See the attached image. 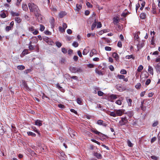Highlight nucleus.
I'll return each mask as SVG.
<instances>
[{"label": "nucleus", "mask_w": 160, "mask_h": 160, "mask_svg": "<svg viewBox=\"0 0 160 160\" xmlns=\"http://www.w3.org/2000/svg\"><path fill=\"white\" fill-rule=\"evenodd\" d=\"M82 5H81V4L79 5L78 4H77L76 5V10L78 11H79V10L81 9L82 8Z\"/></svg>", "instance_id": "393cba45"}, {"label": "nucleus", "mask_w": 160, "mask_h": 160, "mask_svg": "<svg viewBox=\"0 0 160 160\" xmlns=\"http://www.w3.org/2000/svg\"><path fill=\"white\" fill-rule=\"evenodd\" d=\"M159 53V52L158 51H156L152 53V52H151L150 54H152V55H158Z\"/></svg>", "instance_id": "3c124183"}, {"label": "nucleus", "mask_w": 160, "mask_h": 160, "mask_svg": "<svg viewBox=\"0 0 160 160\" xmlns=\"http://www.w3.org/2000/svg\"><path fill=\"white\" fill-rule=\"evenodd\" d=\"M44 29H45L44 26L42 25H41L40 30L41 31H43L44 30Z\"/></svg>", "instance_id": "052dcab7"}, {"label": "nucleus", "mask_w": 160, "mask_h": 160, "mask_svg": "<svg viewBox=\"0 0 160 160\" xmlns=\"http://www.w3.org/2000/svg\"><path fill=\"white\" fill-rule=\"evenodd\" d=\"M155 69L156 70V71L158 72L159 73H160V66L158 64H157L155 66Z\"/></svg>", "instance_id": "4be33fe9"}, {"label": "nucleus", "mask_w": 160, "mask_h": 160, "mask_svg": "<svg viewBox=\"0 0 160 160\" xmlns=\"http://www.w3.org/2000/svg\"><path fill=\"white\" fill-rule=\"evenodd\" d=\"M126 99L127 100V101L128 103V105L129 106H132V100L131 99H128V97H127L126 98Z\"/></svg>", "instance_id": "dca6fc26"}, {"label": "nucleus", "mask_w": 160, "mask_h": 160, "mask_svg": "<svg viewBox=\"0 0 160 160\" xmlns=\"http://www.w3.org/2000/svg\"><path fill=\"white\" fill-rule=\"evenodd\" d=\"M128 13H129L128 12H127L126 13L123 12L121 15V16H123L124 18L126 17L127 15H128Z\"/></svg>", "instance_id": "4d7b16f0"}, {"label": "nucleus", "mask_w": 160, "mask_h": 160, "mask_svg": "<svg viewBox=\"0 0 160 160\" xmlns=\"http://www.w3.org/2000/svg\"><path fill=\"white\" fill-rule=\"evenodd\" d=\"M72 133H71L70 132H69V134H70V136L72 137V136H74L75 135L76 132L74 131H73L72 130Z\"/></svg>", "instance_id": "603ef678"}, {"label": "nucleus", "mask_w": 160, "mask_h": 160, "mask_svg": "<svg viewBox=\"0 0 160 160\" xmlns=\"http://www.w3.org/2000/svg\"><path fill=\"white\" fill-rule=\"evenodd\" d=\"M12 16H19L20 15V14L18 13L14 12L12 11H11L10 12Z\"/></svg>", "instance_id": "2eb2a0df"}, {"label": "nucleus", "mask_w": 160, "mask_h": 160, "mask_svg": "<svg viewBox=\"0 0 160 160\" xmlns=\"http://www.w3.org/2000/svg\"><path fill=\"white\" fill-rule=\"evenodd\" d=\"M32 129L34 131L37 132L39 136L40 135V134L39 131L37 129V128L35 127H32Z\"/></svg>", "instance_id": "5701e85b"}, {"label": "nucleus", "mask_w": 160, "mask_h": 160, "mask_svg": "<svg viewBox=\"0 0 160 160\" xmlns=\"http://www.w3.org/2000/svg\"><path fill=\"white\" fill-rule=\"evenodd\" d=\"M3 126L2 125H0V134L2 135L4 133V131L3 130L2 128Z\"/></svg>", "instance_id": "cd10ccee"}, {"label": "nucleus", "mask_w": 160, "mask_h": 160, "mask_svg": "<svg viewBox=\"0 0 160 160\" xmlns=\"http://www.w3.org/2000/svg\"><path fill=\"white\" fill-rule=\"evenodd\" d=\"M22 8L23 10L26 11L28 10V7L27 5L26 4H22Z\"/></svg>", "instance_id": "7c9ffc66"}, {"label": "nucleus", "mask_w": 160, "mask_h": 160, "mask_svg": "<svg viewBox=\"0 0 160 160\" xmlns=\"http://www.w3.org/2000/svg\"><path fill=\"white\" fill-rule=\"evenodd\" d=\"M120 73L122 74H125L127 73V71L125 69H122L120 71Z\"/></svg>", "instance_id": "13d9d810"}, {"label": "nucleus", "mask_w": 160, "mask_h": 160, "mask_svg": "<svg viewBox=\"0 0 160 160\" xmlns=\"http://www.w3.org/2000/svg\"><path fill=\"white\" fill-rule=\"evenodd\" d=\"M97 124L100 125H102L104 127H106L107 124L103 122V121L102 120H99L98 121Z\"/></svg>", "instance_id": "0eeeda50"}, {"label": "nucleus", "mask_w": 160, "mask_h": 160, "mask_svg": "<svg viewBox=\"0 0 160 160\" xmlns=\"http://www.w3.org/2000/svg\"><path fill=\"white\" fill-rule=\"evenodd\" d=\"M32 42H30L29 43V48L30 50H33L34 49V48L32 45H31Z\"/></svg>", "instance_id": "e433bc0d"}, {"label": "nucleus", "mask_w": 160, "mask_h": 160, "mask_svg": "<svg viewBox=\"0 0 160 160\" xmlns=\"http://www.w3.org/2000/svg\"><path fill=\"white\" fill-rule=\"evenodd\" d=\"M44 33H45V34H46L48 35H51V34H52V33L51 32H50V31H49L48 30L45 31Z\"/></svg>", "instance_id": "0e129e2a"}, {"label": "nucleus", "mask_w": 160, "mask_h": 160, "mask_svg": "<svg viewBox=\"0 0 160 160\" xmlns=\"http://www.w3.org/2000/svg\"><path fill=\"white\" fill-rule=\"evenodd\" d=\"M151 158L154 160H157L158 159V157H157L155 156H152L151 157Z\"/></svg>", "instance_id": "a18cd8bd"}, {"label": "nucleus", "mask_w": 160, "mask_h": 160, "mask_svg": "<svg viewBox=\"0 0 160 160\" xmlns=\"http://www.w3.org/2000/svg\"><path fill=\"white\" fill-rule=\"evenodd\" d=\"M152 12L153 14H155L156 13V10L155 9V8L154 7V6L152 5Z\"/></svg>", "instance_id": "bf43d9fd"}, {"label": "nucleus", "mask_w": 160, "mask_h": 160, "mask_svg": "<svg viewBox=\"0 0 160 160\" xmlns=\"http://www.w3.org/2000/svg\"><path fill=\"white\" fill-rule=\"evenodd\" d=\"M70 70L73 73H76L78 72H82V69L80 68H77L74 67H71L70 68Z\"/></svg>", "instance_id": "7ed1b4c3"}, {"label": "nucleus", "mask_w": 160, "mask_h": 160, "mask_svg": "<svg viewBox=\"0 0 160 160\" xmlns=\"http://www.w3.org/2000/svg\"><path fill=\"white\" fill-rule=\"evenodd\" d=\"M121 120L119 122L118 125L119 127H121L123 125H125L128 122V119L126 117L124 118H121Z\"/></svg>", "instance_id": "f03ea898"}, {"label": "nucleus", "mask_w": 160, "mask_h": 160, "mask_svg": "<svg viewBox=\"0 0 160 160\" xmlns=\"http://www.w3.org/2000/svg\"><path fill=\"white\" fill-rule=\"evenodd\" d=\"M28 6L30 12H33L36 17L38 18L41 16L40 11L37 5L33 3H29Z\"/></svg>", "instance_id": "f257e3e1"}, {"label": "nucleus", "mask_w": 160, "mask_h": 160, "mask_svg": "<svg viewBox=\"0 0 160 160\" xmlns=\"http://www.w3.org/2000/svg\"><path fill=\"white\" fill-rule=\"evenodd\" d=\"M43 40L47 42H49V38L47 37L43 36Z\"/></svg>", "instance_id": "473e14b6"}, {"label": "nucleus", "mask_w": 160, "mask_h": 160, "mask_svg": "<svg viewBox=\"0 0 160 160\" xmlns=\"http://www.w3.org/2000/svg\"><path fill=\"white\" fill-rule=\"evenodd\" d=\"M141 83H138L136 85L135 87L137 89H139L141 87Z\"/></svg>", "instance_id": "de8ad7c7"}, {"label": "nucleus", "mask_w": 160, "mask_h": 160, "mask_svg": "<svg viewBox=\"0 0 160 160\" xmlns=\"http://www.w3.org/2000/svg\"><path fill=\"white\" fill-rule=\"evenodd\" d=\"M148 72L150 74H151L152 75H153V69L150 66H148Z\"/></svg>", "instance_id": "4468645a"}, {"label": "nucleus", "mask_w": 160, "mask_h": 160, "mask_svg": "<svg viewBox=\"0 0 160 160\" xmlns=\"http://www.w3.org/2000/svg\"><path fill=\"white\" fill-rule=\"evenodd\" d=\"M94 156H95L98 159H101L102 158V155L100 153L97 152L95 153L94 154Z\"/></svg>", "instance_id": "a211bd4d"}, {"label": "nucleus", "mask_w": 160, "mask_h": 160, "mask_svg": "<svg viewBox=\"0 0 160 160\" xmlns=\"http://www.w3.org/2000/svg\"><path fill=\"white\" fill-rule=\"evenodd\" d=\"M99 136L101 137V139L102 141H104L106 138H108V137L106 135L104 134L101 133V134L99 135Z\"/></svg>", "instance_id": "6e6552de"}, {"label": "nucleus", "mask_w": 160, "mask_h": 160, "mask_svg": "<svg viewBox=\"0 0 160 160\" xmlns=\"http://www.w3.org/2000/svg\"><path fill=\"white\" fill-rule=\"evenodd\" d=\"M117 17H114L113 18V22L114 24H116L118 23L119 22V19L117 18Z\"/></svg>", "instance_id": "6ab92c4d"}, {"label": "nucleus", "mask_w": 160, "mask_h": 160, "mask_svg": "<svg viewBox=\"0 0 160 160\" xmlns=\"http://www.w3.org/2000/svg\"><path fill=\"white\" fill-rule=\"evenodd\" d=\"M95 22H94L92 25L91 27V29L92 30H93L94 28L96 27L97 24L95 23Z\"/></svg>", "instance_id": "37998d69"}, {"label": "nucleus", "mask_w": 160, "mask_h": 160, "mask_svg": "<svg viewBox=\"0 0 160 160\" xmlns=\"http://www.w3.org/2000/svg\"><path fill=\"white\" fill-rule=\"evenodd\" d=\"M89 47H87L84 49L82 52V54L83 55H86L89 52Z\"/></svg>", "instance_id": "9b49d317"}, {"label": "nucleus", "mask_w": 160, "mask_h": 160, "mask_svg": "<svg viewBox=\"0 0 160 160\" xmlns=\"http://www.w3.org/2000/svg\"><path fill=\"white\" fill-rule=\"evenodd\" d=\"M97 108H98L100 110H103L104 111L105 109H103L102 107L101 106L100 104H97Z\"/></svg>", "instance_id": "c9c22d12"}, {"label": "nucleus", "mask_w": 160, "mask_h": 160, "mask_svg": "<svg viewBox=\"0 0 160 160\" xmlns=\"http://www.w3.org/2000/svg\"><path fill=\"white\" fill-rule=\"evenodd\" d=\"M112 56L117 61L119 60V56L118 54L116 52L112 53Z\"/></svg>", "instance_id": "9d476101"}, {"label": "nucleus", "mask_w": 160, "mask_h": 160, "mask_svg": "<svg viewBox=\"0 0 160 160\" xmlns=\"http://www.w3.org/2000/svg\"><path fill=\"white\" fill-rule=\"evenodd\" d=\"M117 46L119 48H121L122 46V42L120 41H119L118 42Z\"/></svg>", "instance_id": "69168bd1"}, {"label": "nucleus", "mask_w": 160, "mask_h": 160, "mask_svg": "<svg viewBox=\"0 0 160 160\" xmlns=\"http://www.w3.org/2000/svg\"><path fill=\"white\" fill-rule=\"evenodd\" d=\"M92 132L96 134H98V135H100V134H101V132H98V131L96 130H94V131H92Z\"/></svg>", "instance_id": "5fc2aeb1"}, {"label": "nucleus", "mask_w": 160, "mask_h": 160, "mask_svg": "<svg viewBox=\"0 0 160 160\" xmlns=\"http://www.w3.org/2000/svg\"><path fill=\"white\" fill-rule=\"evenodd\" d=\"M57 88H58L62 92H64V90L63 88L60 86L59 84V83H58L56 85Z\"/></svg>", "instance_id": "f3484780"}, {"label": "nucleus", "mask_w": 160, "mask_h": 160, "mask_svg": "<svg viewBox=\"0 0 160 160\" xmlns=\"http://www.w3.org/2000/svg\"><path fill=\"white\" fill-rule=\"evenodd\" d=\"M105 49L106 51H110L111 50L112 48L106 46L105 47Z\"/></svg>", "instance_id": "6e6d98bb"}, {"label": "nucleus", "mask_w": 160, "mask_h": 160, "mask_svg": "<svg viewBox=\"0 0 160 160\" xmlns=\"http://www.w3.org/2000/svg\"><path fill=\"white\" fill-rule=\"evenodd\" d=\"M151 82V80L150 79H148L145 82V84L146 85H148Z\"/></svg>", "instance_id": "774afa93"}, {"label": "nucleus", "mask_w": 160, "mask_h": 160, "mask_svg": "<svg viewBox=\"0 0 160 160\" xmlns=\"http://www.w3.org/2000/svg\"><path fill=\"white\" fill-rule=\"evenodd\" d=\"M108 30H106V29L102 30L100 31L99 32V35H102V34H103V33H104L105 32H108Z\"/></svg>", "instance_id": "f704fd0d"}, {"label": "nucleus", "mask_w": 160, "mask_h": 160, "mask_svg": "<svg viewBox=\"0 0 160 160\" xmlns=\"http://www.w3.org/2000/svg\"><path fill=\"white\" fill-rule=\"evenodd\" d=\"M116 87L117 89L120 92H122L125 90L122 88V85H117Z\"/></svg>", "instance_id": "1a4fd4ad"}, {"label": "nucleus", "mask_w": 160, "mask_h": 160, "mask_svg": "<svg viewBox=\"0 0 160 160\" xmlns=\"http://www.w3.org/2000/svg\"><path fill=\"white\" fill-rule=\"evenodd\" d=\"M127 143L128 144V145L130 147H133V144L129 140H128L127 141Z\"/></svg>", "instance_id": "ea45409f"}, {"label": "nucleus", "mask_w": 160, "mask_h": 160, "mask_svg": "<svg viewBox=\"0 0 160 160\" xmlns=\"http://www.w3.org/2000/svg\"><path fill=\"white\" fill-rule=\"evenodd\" d=\"M98 94L99 96H102L103 95L104 93L101 91H99L98 92Z\"/></svg>", "instance_id": "79ce46f5"}, {"label": "nucleus", "mask_w": 160, "mask_h": 160, "mask_svg": "<svg viewBox=\"0 0 160 160\" xmlns=\"http://www.w3.org/2000/svg\"><path fill=\"white\" fill-rule=\"evenodd\" d=\"M54 22H55V20L54 19L52 18L50 21V23L52 25V26L53 27H54Z\"/></svg>", "instance_id": "2f4dec72"}, {"label": "nucleus", "mask_w": 160, "mask_h": 160, "mask_svg": "<svg viewBox=\"0 0 160 160\" xmlns=\"http://www.w3.org/2000/svg\"><path fill=\"white\" fill-rule=\"evenodd\" d=\"M140 17L141 19H144L146 18V15L144 13H142L140 15Z\"/></svg>", "instance_id": "aec40b11"}, {"label": "nucleus", "mask_w": 160, "mask_h": 160, "mask_svg": "<svg viewBox=\"0 0 160 160\" xmlns=\"http://www.w3.org/2000/svg\"><path fill=\"white\" fill-rule=\"evenodd\" d=\"M143 66L142 65H140L138 67L137 71L139 72H141L142 70L143 69Z\"/></svg>", "instance_id": "c85d7f7f"}, {"label": "nucleus", "mask_w": 160, "mask_h": 160, "mask_svg": "<svg viewBox=\"0 0 160 160\" xmlns=\"http://www.w3.org/2000/svg\"><path fill=\"white\" fill-rule=\"evenodd\" d=\"M35 125L41 126L42 125V121L40 120H37L35 121Z\"/></svg>", "instance_id": "f8f14e48"}, {"label": "nucleus", "mask_w": 160, "mask_h": 160, "mask_svg": "<svg viewBox=\"0 0 160 160\" xmlns=\"http://www.w3.org/2000/svg\"><path fill=\"white\" fill-rule=\"evenodd\" d=\"M95 72L96 73L99 75H103L104 74V73L101 71L100 70H99L97 68H96L95 70Z\"/></svg>", "instance_id": "ddd939ff"}, {"label": "nucleus", "mask_w": 160, "mask_h": 160, "mask_svg": "<svg viewBox=\"0 0 160 160\" xmlns=\"http://www.w3.org/2000/svg\"><path fill=\"white\" fill-rule=\"evenodd\" d=\"M27 133L28 135V136H31L33 137H35L36 135V134L35 133H33L31 132H27Z\"/></svg>", "instance_id": "412c9836"}, {"label": "nucleus", "mask_w": 160, "mask_h": 160, "mask_svg": "<svg viewBox=\"0 0 160 160\" xmlns=\"http://www.w3.org/2000/svg\"><path fill=\"white\" fill-rule=\"evenodd\" d=\"M65 15L64 12H61L59 14V17L60 18H63Z\"/></svg>", "instance_id": "864d4df0"}, {"label": "nucleus", "mask_w": 160, "mask_h": 160, "mask_svg": "<svg viewBox=\"0 0 160 160\" xmlns=\"http://www.w3.org/2000/svg\"><path fill=\"white\" fill-rule=\"evenodd\" d=\"M126 59H130L132 58L133 59H134V57H133V55H127L126 56Z\"/></svg>", "instance_id": "4c0bfd02"}, {"label": "nucleus", "mask_w": 160, "mask_h": 160, "mask_svg": "<svg viewBox=\"0 0 160 160\" xmlns=\"http://www.w3.org/2000/svg\"><path fill=\"white\" fill-rule=\"evenodd\" d=\"M86 5L89 8H91L92 7V4H91L90 2H87L86 3Z\"/></svg>", "instance_id": "680f3d73"}, {"label": "nucleus", "mask_w": 160, "mask_h": 160, "mask_svg": "<svg viewBox=\"0 0 160 160\" xmlns=\"http://www.w3.org/2000/svg\"><path fill=\"white\" fill-rule=\"evenodd\" d=\"M62 51L64 54H66L67 52V50L65 48H62Z\"/></svg>", "instance_id": "338daca9"}, {"label": "nucleus", "mask_w": 160, "mask_h": 160, "mask_svg": "<svg viewBox=\"0 0 160 160\" xmlns=\"http://www.w3.org/2000/svg\"><path fill=\"white\" fill-rule=\"evenodd\" d=\"M15 20L18 23H20L22 21V19L19 17H16L15 18Z\"/></svg>", "instance_id": "a878e982"}, {"label": "nucleus", "mask_w": 160, "mask_h": 160, "mask_svg": "<svg viewBox=\"0 0 160 160\" xmlns=\"http://www.w3.org/2000/svg\"><path fill=\"white\" fill-rule=\"evenodd\" d=\"M110 115L111 116H112L113 117H116L117 116L116 111L115 112H111L110 114Z\"/></svg>", "instance_id": "72a5a7b5"}, {"label": "nucleus", "mask_w": 160, "mask_h": 160, "mask_svg": "<svg viewBox=\"0 0 160 160\" xmlns=\"http://www.w3.org/2000/svg\"><path fill=\"white\" fill-rule=\"evenodd\" d=\"M28 49H24L22 52V54L23 55H25L26 54H27L28 53Z\"/></svg>", "instance_id": "58836bf2"}, {"label": "nucleus", "mask_w": 160, "mask_h": 160, "mask_svg": "<svg viewBox=\"0 0 160 160\" xmlns=\"http://www.w3.org/2000/svg\"><path fill=\"white\" fill-rule=\"evenodd\" d=\"M11 127H12V131H13L14 133H16L17 132V131L16 130V128L15 127H14L13 125H12Z\"/></svg>", "instance_id": "8fccbe9b"}, {"label": "nucleus", "mask_w": 160, "mask_h": 160, "mask_svg": "<svg viewBox=\"0 0 160 160\" xmlns=\"http://www.w3.org/2000/svg\"><path fill=\"white\" fill-rule=\"evenodd\" d=\"M0 16L3 18H4L6 17V14L4 12L1 13L0 14Z\"/></svg>", "instance_id": "49530a36"}, {"label": "nucleus", "mask_w": 160, "mask_h": 160, "mask_svg": "<svg viewBox=\"0 0 160 160\" xmlns=\"http://www.w3.org/2000/svg\"><path fill=\"white\" fill-rule=\"evenodd\" d=\"M72 46L75 47H77L78 46V44L77 42H74L72 44Z\"/></svg>", "instance_id": "a19ab883"}, {"label": "nucleus", "mask_w": 160, "mask_h": 160, "mask_svg": "<svg viewBox=\"0 0 160 160\" xmlns=\"http://www.w3.org/2000/svg\"><path fill=\"white\" fill-rule=\"evenodd\" d=\"M17 68L18 70H22L25 69V67L23 65H19L18 66Z\"/></svg>", "instance_id": "b1692460"}, {"label": "nucleus", "mask_w": 160, "mask_h": 160, "mask_svg": "<svg viewBox=\"0 0 160 160\" xmlns=\"http://www.w3.org/2000/svg\"><path fill=\"white\" fill-rule=\"evenodd\" d=\"M126 114H127L128 115L130 118L132 117L133 115V113L132 112H130L128 113H127Z\"/></svg>", "instance_id": "09e8293b"}, {"label": "nucleus", "mask_w": 160, "mask_h": 160, "mask_svg": "<svg viewBox=\"0 0 160 160\" xmlns=\"http://www.w3.org/2000/svg\"><path fill=\"white\" fill-rule=\"evenodd\" d=\"M117 116H121L124 113L125 110L124 109H119L116 111Z\"/></svg>", "instance_id": "20e7f679"}, {"label": "nucleus", "mask_w": 160, "mask_h": 160, "mask_svg": "<svg viewBox=\"0 0 160 160\" xmlns=\"http://www.w3.org/2000/svg\"><path fill=\"white\" fill-rule=\"evenodd\" d=\"M76 100L78 104L80 105L82 104V100L81 98H77Z\"/></svg>", "instance_id": "bb28decb"}, {"label": "nucleus", "mask_w": 160, "mask_h": 160, "mask_svg": "<svg viewBox=\"0 0 160 160\" xmlns=\"http://www.w3.org/2000/svg\"><path fill=\"white\" fill-rule=\"evenodd\" d=\"M59 31L62 32H63L65 31V29H64L61 26L59 27Z\"/></svg>", "instance_id": "e2e57ef3"}, {"label": "nucleus", "mask_w": 160, "mask_h": 160, "mask_svg": "<svg viewBox=\"0 0 160 160\" xmlns=\"http://www.w3.org/2000/svg\"><path fill=\"white\" fill-rule=\"evenodd\" d=\"M91 140L92 142H95V143H97L98 145H100V142H99L98 141H96V140L94 139H91Z\"/></svg>", "instance_id": "c03bdc74"}, {"label": "nucleus", "mask_w": 160, "mask_h": 160, "mask_svg": "<svg viewBox=\"0 0 160 160\" xmlns=\"http://www.w3.org/2000/svg\"><path fill=\"white\" fill-rule=\"evenodd\" d=\"M22 81V85L23 86V88L25 89L26 90L28 91H31L30 89L28 87L26 82L25 81Z\"/></svg>", "instance_id": "423d86ee"}, {"label": "nucleus", "mask_w": 160, "mask_h": 160, "mask_svg": "<svg viewBox=\"0 0 160 160\" xmlns=\"http://www.w3.org/2000/svg\"><path fill=\"white\" fill-rule=\"evenodd\" d=\"M117 78L119 79H123L124 81L126 82L128 81V78H125V76L122 75H118L117 76Z\"/></svg>", "instance_id": "39448f33"}, {"label": "nucleus", "mask_w": 160, "mask_h": 160, "mask_svg": "<svg viewBox=\"0 0 160 160\" xmlns=\"http://www.w3.org/2000/svg\"><path fill=\"white\" fill-rule=\"evenodd\" d=\"M56 46L58 48H60L62 45V44L58 41H57L55 42Z\"/></svg>", "instance_id": "c756f323"}]
</instances>
